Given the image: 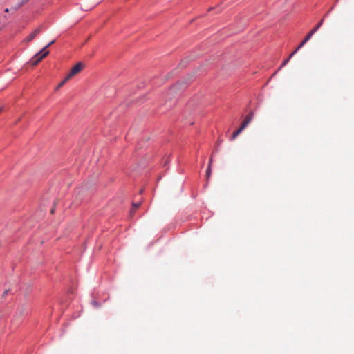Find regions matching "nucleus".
<instances>
[{"label": "nucleus", "mask_w": 354, "mask_h": 354, "mask_svg": "<svg viewBox=\"0 0 354 354\" xmlns=\"http://www.w3.org/2000/svg\"><path fill=\"white\" fill-rule=\"evenodd\" d=\"M55 40H53L45 46L42 49L40 50L35 56L31 59L30 63L32 65L37 64L42 59L46 57L48 54L49 51L47 50L52 44L55 43Z\"/></svg>", "instance_id": "1"}, {"label": "nucleus", "mask_w": 354, "mask_h": 354, "mask_svg": "<svg viewBox=\"0 0 354 354\" xmlns=\"http://www.w3.org/2000/svg\"><path fill=\"white\" fill-rule=\"evenodd\" d=\"M324 22V19H322L315 27H314L305 37L304 40L300 43V44L297 46V48L291 53V55H295L297 52L312 37V36L318 30V29L321 27Z\"/></svg>", "instance_id": "2"}, {"label": "nucleus", "mask_w": 354, "mask_h": 354, "mask_svg": "<svg viewBox=\"0 0 354 354\" xmlns=\"http://www.w3.org/2000/svg\"><path fill=\"white\" fill-rule=\"evenodd\" d=\"M253 118V113L250 112L244 119L243 121L241 127L235 131H234L230 140H234L245 128L250 123Z\"/></svg>", "instance_id": "3"}, {"label": "nucleus", "mask_w": 354, "mask_h": 354, "mask_svg": "<svg viewBox=\"0 0 354 354\" xmlns=\"http://www.w3.org/2000/svg\"><path fill=\"white\" fill-rule=\"evenodd\" d=\"M83 68V64L82 62L77 63L74 67H73L70 71L69 77H73L78 73Z\"/></svg>", "instance_id": "4"}, {"label": "nucleus", "mask_w": 354, "mask_h": 354, "mask_svg": "<svg viewBox=\"0 0 354 354\" xmlns=\"http://www.w3.org/2000/svg\"><path fill=\"white\" fill-rule=\"evenodd\" d=\"M41 32L40 28L35 29L31 34H30L26 39L28 41H30L33 39L39 32Z\"/></svg>", "instance_id": "5"}, {"label": "nucleus", "mask_w": 354, "mask_h": 354, "mask_svg": "<svg viewBox=\"0 0 354 354\" xmlns=\"http://www.w3.org/2000/svg\"><path fill=\"white\" fill-rule=\"evenodd\" d=\"M294 55H291V54L290 55V56L286 59L283 62L282 64H281L280 67L279 68L278 71L279 70H281L283 67H284L290 61V59L293 57Z\"/></svg>", "instance_id": "6"}, {"label": "nucleus", "mask_w": 354, "mask_h": 354, "mask_svg": "<svg viewBox=\"0 0 354 354\" xmlns=\"http://www.w3.org/2000/svg\"><path fill=\"white\" fill-rule=\"evenodd\" d=\"M28 1L29 0H20V2L18 3V5L15 8V9L19 8V7H21L22 5H24V3L28 2Z\"/></svg>", "instance_id": "7"}, {"label": "nucleus", "mask_w": 354, "mask_h": 354, "mask_svg": "<svg viewBox=\"0 0 354 354\" xmlns=\"http://www.w3.org/2000/svg\"><path fill=\"white\" fill-rule=\"evenodd\" d=\"M210 175H211V167H210V165H208L207 171H206L207 178H208L210 176Z\"/></svg>", "instance_id": "8"}, {"label": "nucleus", "mask_w": 354, "mask_h": 354, "mask_svg": "<svg viewBox=\"0 0 354 354\" xmlns=\"http://www.w3.org/2000/svg\"><path fill=\"white\" fill-rule=\"evenodd\" d=\"M140 205V202H138V203H133V207H134V209H137V208H138V207H139Z\"/></svg>", "instance_id": "9"}, {"label": "nucleus", "mask_w": 354, "mask_h": 354, "mask_svg": "<svg viewBox=\"0 0 354 354\" xmlns=\"http://www.w3.org/2000/svg\"><path fill=\"white\" fill-rule=\"evenodd\" d=\"M64 84H65V83H64V82H63V81H62V82H61L58 84V86H57L56 89H57H57H59V88H61V87H62Z\"/></svg>", "instance_id": "10"}, {"label": "nucleus", "mask_w": 354, "mask_h": 354, "mask_svg": "<svg viewBox=\"0 0 354 354\" xmlns=\"http://www.w3.org/2000/svg\"><path fill=\"white\" fill-rule=\"evenodd\" d=\"M92 304H93L94 306H95V307H99V306H100V305H99L98 302H97V301H92Z\"/></svg>", "instance_id": "11"}, {"label": "nucleus", "mask_w": 354, "mask_h": 354, "mask_svg": "<svg viewBox=\"0 0 354 354\" xmlns=\"http://www.w3.org/2000/svg\"><path fill=\"white\" fill-rule=\"evenodd\" d=\"M72 77H69V74L65 77V79L63 80L64 83H66L69 79H71Z\"/></svg>", "instance_id": "12"}, {"label": "nucleus", "mask_w": 354, "mask_h": 354, "mask_svg": "<svg viewBox=\"0 0 354 354\" xmlns=\"http://www.w3.org/2000/svg\"><path fill=\"white\" fill-rule=\"evenodd\" d=\"M9 291H10V290H8H8H6L3 292V295H2V297H5V296L8 293V292H9Z\"/></svg>", "instance_id": "13"}, {"label": "nucleus", "mask_w": 354, "mask_h": 354, "mask_svg": "<svg viewBox=\"0 0 354 354\" xmlns=\"http://www.w3.org/2000/svg\"><path fill=\"white\" fill-rule=\"evenodd\" d=\"M334 8V6H333L328 12L327 13L324 15V17H326L330 12V11Z\"/></svg>", "instance_id": "14"}, {"label": "nucleus", "mask_w": 354, "mask_h": 354, "mask_svg": "<svg viewBox=\"0 0 354 354\" xmlns=\"http://www.w3.org/2000/svg\"><path fill=\"white\" fill-rule=\"evenodd\" d=\"M212 160H212V157H211V158H210V159H209V165H210V166H211L212 162Z\"/></svg>", "instance_id": "15"}, {"label": "nucleus", "mask_w": 354, "mask_h": 354, "mask_svg": "<svg viewBox=\"0 0 354 354\" xmlns=\"http://www.w3.org/2000/svg\"><path fill=\"white\" fill-rule=\"evenodd\" d=\"M17 313L19 314V315H21L22 314V310L17 311Z\"/></svg>", "instance_id": "16"}, {"label": "nucleus", "mask_w": 354, "mask_h": 354, "mask_svg": "<svg viewBox=\"0 0 354 354\" xmlns=\"http://www.w3.org/2000/svg\"><path fill=\"white\" fill-rule=\"evenodd\" d=\"M8 11H9L8 8H6V9H5V12H8Z\"/></svg>", "instance_id": "17"}, {"label": "nucleus", "mask_w": 354, "mask_h": 354, "mask_svg": "<svg viewBox=\"0 0 354 354\" xmlns=\"http://www.w3.org/2000/svg\"><path fill=\"white\" fill-rule=\"evenodd\" d=\"M54 212V209H51V213L53 214Z\"/></svg>", "instance_id": "18"}, {"label": "nucleus", "mask_w": 354, "mask_h": 354, "mask_svg": "<svg viewBox=\"0 0 354 354\" xmlns=\"http://www.w3.org/2000/svg\"><path fill=\"white\" fill-rule=\"evenodd\" d=\"M1 319V315H0V319Z\"/></svg>", "instance_id": "19"}, {"label": "nucleus", "mask_w": 354, "mask_h": 354, "mask_svg": "<svg viewBox=\"0 0 354 354\" xmlns=\"http://www.w3.org/2000/svg\"><path fill=\"white\" fill-rule=\"evenodd\" d=\"M337 1H338V0H336V2H337Z\"/></svg>", "instance_id": "20"}, {"label": "nucleus", "mask_w": 354, "mask_h": 354, "mask_svg": "<svg viewBox=\"0 0 354 354\" xmlns=\"http://www.w3.org/2000/svg\"><path fill=\"white\" fill-rule=\"evenodd\" d=\"M337 1H338V0H336V2H337Z\"/></svg>", "instance_id": "21"}, {"label": "nucleus", "mask_w": 354, "mask_h": 354, "mask_svg": "<svg viewBox=\"0 0 354 354\" xmlns=\"http://www.w3.org/2000/svg\"><path fill=\"white\" fill-rule=\"evenodd\" d=\"M337 1H338V0H336V2H337Z\"/></svg>", "instance_id": "22"}]
</instances>
